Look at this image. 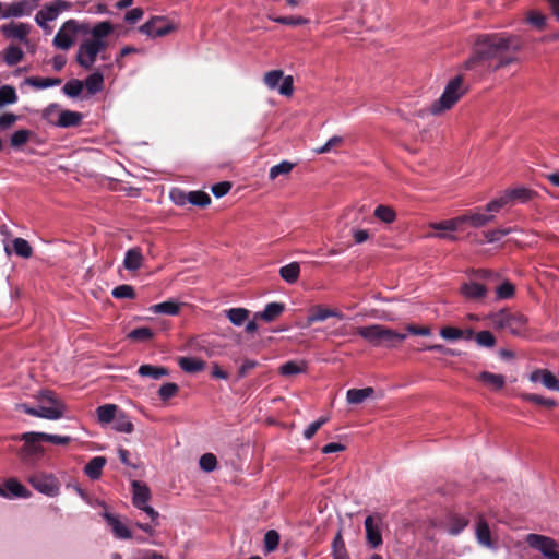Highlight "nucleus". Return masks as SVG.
<instances>
[{
  "label": "nucleus",
  "instance_id": "nucleus-1",
  "mask_svg": "<svg viewBox=\"0 0 559 559\" xmlns=\"http://www.w3.org/2000/svg\"><path fill=\"white\" fill-rule=\"evenodd\" d=\"M114 31L115 27L109 21H100L91 26L87 22L70 19L60 26L52 39V45L67 51L74 45L79 34L85 35L76 51V62L88 70L93 68L98 57L106 59L104 53Z\"/></svg>",
  "mask_w": 559,
  "mask_h": 559
},
{
  "label": "nucleus",
  "instance_id": "nucleus-2",
  "mask_svg": "<svg viewBox=\"0 0 559 559\" xmlns=\"http://www.w3.org/2000/svg\"><path fill=\"white\" fill-rule=\"evenodd\" d=\"M521 49V41L515 36L486 34L477 38L472 56L464 62V69L475 71H497L516 61L510 51Z\"/></svg>",
  "mask_w": 559,
  "mask_h": 559
},
{
  "label": "nucleus",
  "instance_id": "nucleus-3",
  "mask_svg": "<svg viewBox=\"0 0 559 559\" xmlns=\"http://www.w3.org/2000/svg\"><path fill=\"white\" fill-rule=\"evenodd\" d=\"M36 400L38 403L37 407L19 403L15 405V409L34 417L49 420H57L64 416L67 406L52 391L45 390L38 392Z\"/></svg>",
  "mask_w": 559,
  "mask_h": 559
},
{
  "label": "nucleus",
  "instance_id": "nucleus-4",
  "mask_svg": "<svg viewBox=\"0 0 559 559\" xmlns=\"http://www.w3.org/2000/svg\"><path fill=\"white\" fill-rule=\"evenodd\" d=\"M466 91L467 88L461 75L451 79L444 86L440 97L430 105L429 112L433 116H440L450 110L462 98Z\"/></svg>",
  "mask_w": 559,
  "mask_h": 559
},
{
  "label": "nucleus",
  "instance_id": "nucleus-5",
  "mask_svg": "<svg viewBox=\"0 0 559 559\" xmlns=\"http://www.w3.org/2000/svg\"><path fill=\"white\" fill-rule=\"evenodd\" d=\"M357 334L374 346L385 345L391 347L394 346L395 341H404L406 338L405 334L397 333L381 324L359 326Z\"/></svg>",
  "mask_w": 559,
  "mask_h": 559
},
{
  "label": "nucleus",
  "instance_id": "nucleus-6",
  "mask_svg": "<svg viewBox=\"0 0 559 559\" xmlns=\"http://www.w3.org/2000/svg\"><path fill=\"white\" fill-rule=\"evenodd\" d=\"M72 7L73 3L68 0L48 2L36 13L35 22L43 31L49 33L51 28L48 24L57 20L61 13L70 11Z\"/></svg>",
  "mask_w": 559,
  "mask_h": 559
},
{
  "label": "nucleus",
  "instance_id": "nucleus-7",
  "mask_svg": "<svg viewBox=\"0 0 559 559\" xmlns=\"http://www.w3.org/2000/svg\"><path fill=\"white\" fill-rule=\"evenodd\" d=\"M493 217L495 216L492 214H487L481 211H473L448 219L444 224H441L440 227L445 229H463L464 224H469L472 227L478 228L493 221Z\"/></svg>",
  "mask_w": 559,
  "mask_h": 559
},
{
  "label": "nucleus",
  "instance_id": "nucleus-8",
  "mask_svg": "<svg viewBox=\"0 0 559 559\" xmlns=\"http://www.w3.org/2000/svg\"><path fill=\"white\" fill-rule=\"evenodd\" d=\"M263 82L270 90H277L281 95L290 96L294 92V81L290 75L284 76L282 70H272L264 74Z\"/></svg>",
  "mask_w": 559,
  "mask_h": 559
},
{
  "label": "nucleus",
  "instance_id": "nucleus-9",
  "mask_svg": "<svg viewBox=\"0 0 559 559\" xmlns=\"http://www.w3.org/2000/svg\"><path fill=\"white\" fill-rule=\"evenodd\" d=\"M31 486L43 495L56 497L59 495L60 485L51 474L37 473L28 477Z\"/></svg>",
  "mask_w": 559,
  "mask_h": 559
},
{
  "label": "nucleus",
  "instance_id": "nucleus-10",
  "mask_svg": "<svg viewBox=\"0 0 559 559\" xmlns=\"http://www.w3.org/2000/svg\"><path fill=\"white\" fill-rule=\"evenodd\" d=\"M527 545L543 554L547 559H551L559 551V544L545 535L528 534L525 538Z\"/></svg>",
  "mask_w": 559,
  "mask_h": 559
},
{
  "label": "nucleus",
  "instance_id": "nucleus-11",
  "mask_svg": "<svg viewBox=\"0 0 559 559\" xmlns=\"http://www.w3.org/2000/svg\"><path fill=\"white\" fill-rule=\"evenodd\" d=\"M38 3L39 0H17L5 3L2 19L27 16L38 7Z\"/></svg>",
  "mask_w": 559,
  "mask_h": 559
},
{
  "label": "nucleus",
  "instance_id": "nucleus-12",
  "mask_svg": "<svg viewBox=\"0 0 559 559\" xmlns=\"http://www.w3.org/2000/svg\"><path fill=\"white\" fill-rule=\"evenodd\" d=\"M39 433L40 432L31 431L12 438L13 440L24 441L22 453L25 457L40 456L44 454V448L38 444L39 441H43L41 438H39Z\"/></svg>",
  "mask_w": 559,
  "mask_h": 559
},
{
  "label": "nucleus",
  "instance_id": "nucleus-13",
  "mask_svg": "<svg viewBox=\"0 0 559 559\" xmlns=\"http://www.w3.org/2000/svg\"><path fill=\"white\" fill-rule=\"evenodd\" d=\"M381 525L382 519L380 515H369L365 519L366 539L372 548L382 544Z\"/></svg>",
  "mask_w": 559,
  "mask_h": 559
},
{
  "label": "nucleus",
  "instance_id": "nucleus-14",
  "mask_svg": "<svg viewBox=\"0 0 559 559\" xmlns=\"http://www.w3.org/2000/svg\"><path fill=\"white\" fill-rule=\"evenodd\" d=\"M532 383H540L549 391L559 392V379L548 369H535L528 376Z\"/></svg>",
  "mask_w": 559,
  "mask_h": 559
},
{
  "label": "nucleus",
  "instance_id": "nucleus-15",
  "mask_svg": "<svg viewBox=\"0 0 559 559\" xmlns=\"http://www.w3.org/2000/svg\"><path fill=\"white\" fill-rule=\"evenodd\" d=\"M174 29L164 17H154L140 27V31L150 37H162Z\"/></svg>",
  "mask_w": 559,
  "mask_h": 559
},
{
  "label": "nucleus",
  "instance_id": "nucleus-16",
  "mask_svg": "<svg viewBox=\"0 0 559 559\" xmlns=\"http://www.w3.org/2000/svg\"><path fill=\"white\" fill-rule=\"evenodd\" d=\"M0 31L7 38L17 39L20 41L26 43L27 36L31 32V25L22 22H11L8 24H3L0 27Z\"/></svg>",
  "mask_w": 559,
  "mask_h": 559
},
{
  "label": "nucleus",
  "instance_id": "nucleus-17",
  "mask_svg": "<svg viewBox=\"0 0 559 559\" xmlns=\"http://www.w3.org/2000/svg\"><path fill=\"white\" fill-rule=\"evenodd\" d=\"M329 318H337L343 320L344 314L337 309H331L323 306H314L309 310V314L307 317V325L309 326L316 322H323Z\"/></svg>",
  "mask_w": 559,
  "mask_h": 559
},
{
  "label": "nucleus",
  "instance_id": "nucleus-18",
  "mask_svg": "<svg viewBox=\"0 0 559 559\" xmlns=\"http://www.w3.org/2000/svg\"><path fill=\"white\" fill-rule=\"evenodd\" d=\"M102 516L111 527V531L117 538L129 539L132 537L130 530L119 520L118 516L108 512L106 506L103 507Z\"/></svg>",
  "mask_w": 559,
  "mask_h": 559
},
{
  "label": "nucleus",
  "instance_id": "nucleus-19",
  "mask_svg": "<svg viewBox=\"0 0 559 559\" xmlns=\"http://www.w3.org/2000/svg\"><path fill=\"white\" fill-rule=\"evenodd\" d=\"M475 379L492 391H500L506 385V377L503 374L493 373L490 371H481L476 376Z\"/></svg>",
  "mask_w": 559,
  "mask_h": 559
},
{
  "label": "nucleus",
  "instance_id": "nucleus-20",
  "mask_svg": "<svg viewBox=\"0 0 559 559\" xmlns=\"http://www.w3.org/2000/svg\"><path fill=\"white\" fill-rule=\"evenodd\" d=\"M151 499V491L148 487L138 480L132 481V502L134 507L141 509L148 504Z\"/></svg>",
  "mask_w": 559,
  "mask_h": 559
},
{
  "label": "nucleus",
  "instance_id": "nucleus-21",
  "mask_svg": "<svg viewBox=\"0 0 559 559\" xmlns=\"http://www.w3.org/2000/svg\"><path fill=\"white\" fill-rule=\"evenodd\" d=\"M4 489L7 490V499L29 498L32 492L16 478H9L4 481Z\"/></svg>",
  "mask_w": 559,
  "mask_h": 559
},
{
  "label": "nucleus",
  "instance_id": "nucleus-22",
  "mask_svg": "<svg viewBox=\"0 0 559 559\" xmlns=\"http://www.w3.org/2000/svg\"><path fill=\"white\" fill-rule=\"evenodd\" d=\"M492 323L495 326L507 330L512 323L525 325L526 319L521 314H512L506 311L496 313L492 317Z\"/></svg>",
  "mask_w": 559,
  "mask_h": 559
},
{
  "label": "nucleus",
  "instance_id": "nucleus-23",
  "mask_svg": "<svg viewBox=\"0 0 559 559\" xmlns=\"http://www.w3.org/2000/svg\"><path fill=\"white\" fill-rule=\"evenodd\" d=\"M144 262V257L140 248L134 247L127 250L123 259V266L131 272H135L141 269Z\"/></svg>",
  "mask_w": 559,
  "mask_h": 559
},
{
  "label": "nucleus",
  "instance_id": "nucleus-24",
  "mask_svg": "<svg viewBox=\"0 0 559 559\" xmlns=\"http://www.w3.org/2000/svg\"><path fill=\"white\" fill-rule=\"evenodd\" d=\"M284 309L285 306L282 302H270L265 306V308L262 311L254 313V319H261L265 322H272L283 313Z\"/></svg>",
  "mask_w": 559,
  "mask_h": 559
},
{
  "label": "nucleus",
  "instance_id": "nucleus-25",
  "mask_svg": "<svg viewBox=\"0 0 559 559\" xmlns=\"http://www.w3.org/2000/svg\"><path fill=\"white\" fill-rule=\"evenodd\" d=\"M374 394V390L371 386L364 389H350L346 393V401L348 404H361L367 399L371 397Z\"/></svg>",
  "mask_w": 559,
  "mask_h": 559
},
{
  "label": "nucleus",
  "instance_id": "nucleus-26",
  "mask_svg": "<svg viewBox=\"0 0 559 559\" xmlns=\"http://www.w3.org/2000/svg\"><path fill=\"white\" fill-rule=\"evenodd\" d=\"M83 86L90 95L99 93L104 88V75L99 71L93 72L85 79Z\"/></svg>",
  "mask_w": 559,
  "mask_h": 559
},
{
  "label": "nucleus",
  "instance_id": "nucleus-27",
  "mask_svg": "<svg viewBox=\"0 0 559 559\" xmlns=\"http://www.w3.org/2000/svg\"><path fill=\"white\" fill-rule=\"evenodd\" d=\"M105 465L106 459L104 456H95L85 465L84 473L91 479L96 480L102 476V472Z\"/></svg>",
  "mask_w": 559,
  "mask_h": 559
},
{
  "label": "nucleus",
  "instance_id": "nucleus-28",
  "mask_svg": "<svg viewBox=\"0 0 559 559\" xmlns=\"http://www.w3.org/2000/svg\"><path fill=\"white\" fill-rule=\"evenodd\" d=\"M461 293L467 299H480L486 295V288L480 283L469 282L462 285Z\"/></svg>",
  "mask_w": 559,
  "mask_h": 559
},
{
  "label": "nucleus",
  "instance_id": "nucleus-29",
  "mask_svg": "<svg viewBox=\"0 0 559 559\" xmlns=\"http://www.w3.org/2000/svg\"><path fill=\"white\" fill-rule=\"evenodd\" d=\"M181 304L174 300H166L150 307L153 313H162L167 316H176L179 313Z\"/></svg>",
  "mask_w": 559,
  "mask_h": 559
},
{
  "label": "nucleus",
  "instance_id": "nucleus-30",
  "mask_svg": "<svg viewBox=\"0 0 559 559\" xmlns=\"http://www.w3.org/2000/svg\"><path fill=\"white\" fill-rule=\"evenodd\" d=\"M83 119L82 114L72 110H63L60 114V119L57 121V127L69 128L76 127Z\"/></svg>",
  "mask_w": 559,
  "mask_h": 559
},
{
  "label": "nucleus",
  "instance_id": "nucleus-31",
  "mask_svg": "<svg viewBox=\"0 0 559 559\" xmlns=\"http://www.w3.org/2000/svg\"><path fill=\"white\" fill-rule=\"evenodd\" d=\"M227 319L235 325H243L250 316V311L245 308H230L224 311Z\"/></svg>",
  "mask_w": 559,
  "mask_h": 559
},
{
  "label": "nucleus",
  "instance_id": "nucleus-32",
  "mask_svg": "<svg viewBox=\"0 0 559 559\" xmlns=\"http://www.w3.org/2000/svg\"><path fill=\"white\" fill-rule=\"evenodd\" d=\"M476 538L480 545L487 548H492L493 544L491 542L490 537V528L488 524L483 520L479 519L476 525Z\"/></svg>",
  "mask_w": 559,
  "mask_h": 559
},
{
  "label": "nucleus",
  "instance_id": "nucleus-33",
  "mask_svg": "<svg viewBox=\"0 0 559 559\" xmlns=\"http://www.w3.org/2000/svg\"><path fill=\"white\" fill-rule=\"evenodd\" d=\"M307 370V362L304 360L299 361H287L283 364L280 368V373L284 377H292L296 374H300Z\"/></svg>",
  "mask_w": 559,
  "mask_h": 559
},
{
  "label": "nucleus",
  "instance_id": "nucleus-34",
  "mask_svg": "<svg viewBox=\"0 0 559 559\" xmlns=\"http://www.w3.org/2000/svg\"><path fill=\"white\" fill-rule=\"evenodd\" d=\"M138 373L141 377H148L158 380L165 376H168V369L159 366L142 365L139 367Z\"/></svg>",
  "mask_w": 559,
  "mask_h": 559
},
{
  "label": "nucleus",
  "instance_id": "nucleus-35",
  "mask_svg": "<svg viewBox=\"0 0 559 559\" xmlns=\"http://www.w3.org/2000/svg\"><path fill=\"white\" fill-rule=\"evenodd\" d=\"M448 219L441 221V222H433L429 224V227L433 230H436V234H428L427 237H436L441 239H447L451 241L456 240V236L454 235L455 231H459L460 229H445L440 227L441 224H444Z\"/></svg>",
  "mask_w": 559,
  "mask_h": 559
},
{
  "label": "nucleus",
  "instance_id": "nucleus-36",
  "mask_svg": "<svg viewBox=\"0 0 559 559\" xmlns=\"http://www.w3.org/2000/svg\"><path fill=\"white\" fill-rule=\"evenodd\" d=\"M179 366L183 371L193 373L202 371L205 368V362L195 357H181Z\"/></svg>",
  "mask_w": 559,
  "mask_h": 559
},
{
  "label": "nucleus",
  "instance_id": "nucleus-37",
  "mask_svg": "<svg viewBox=\"0 0 559 559\" xmlns=\"http://www.w3.org/2000/svg\"><path fill=\"white\" fill-rule=\"evenodd\" d=\"M373 215L377 219L385 224H392L396 219L394 209L383 204H380L374 209Z\"/></svg>",
  "mask_w": 559,
  "mask_h": 559
},
{
  "label": "nucleus",
  "instance_id": "nucleus-38",
  "mask_svg": "<svg viewBox=\"0 0 559 559\" xmlns=\"http://www.w3.org/2000/svg\"><path fill=\"white\" fill-rule=\"evenodd\" d=\"M299 274H300V266L297 262H292V263L284 265L280 269L281 277L289 284L295 283L298 280Z\"/></svg>",
  "mask_w": 559,
  "mask_h": 559
},
{
  "label": "nucleus",
  "instance_id": "nucleus-39",
  "mask_svg": "<svg viewBox=\"0 0 559 559\" xmlns=\"http://www.w3.org/2000/svg\"><path fill=\"white\" fill-rule=\"evenodd\" d=\"M25 83L35 88L43 90V88H48V87L60 85L61 80L52 79V78L31 76L25 80Z\"/></svg>",
  "mask_w": 559,
  "mask_h": 559
},
{
  "label": "nucleus",
  "instance_id": "nucleus-40",
  "mask_svg": "<svg viewBox=\"0 0 559 559\" xmlns=\"http://www.w3.org/2000/svg\"><path fill=\"white\" fill-rule=\"evenodd\" d=\"M97 417L99 423L109 424L117 417V406L115 404H105L97 408Z\"/></svg>",
  "mask_w": 559,
  "mask_h": 559
},
{
  "label": "nucleus",
  "instance_id": "nucleus-41",
  "mask_svg": "<svg viewBox=\"0 0 559 559\" xmlns=\"http://www.w3.org/2000/svg\"><path fill=\"white\" fill-rule=\"evenodd\" d=\"M507 192L510 197L512 204L516 203V202H520V203L527 202L533 197V192L525 187H516L513 189H509V190H507Z\"/></svg>",
  "mask_w": 559,
  "mask_h": 559
},
{
  "label": "nucleus",
  "instance_id": "nucleus-42",
  "mask_svg": "<svg viewBox=\"0 0 559 559\" xmlns=\"http://www.w3.org/2000/svg\"><path fill=\"white\" fill-rule=\"evenodd\" d=\"M33 132L29 130L21 129L15 131L10 139V144L15 150H21L31 139Z\"/></svg>",
  "mask_w": 559,
  "mask_h": 559
},
{
  "label": "nucleus",
  "instance_id": "nucleus-43",
  "mask_svg": "<svg viewBox=\"0 0 559 559\" xmlns=\"http://www.w3.org/2000/svg\"><path fill=\"white\" fill-rule=\"evenodd\" d=\"M526 22L538 31L546 27L547 16L537 10L526 12Z\"/></svg>",
  "mask_w": 559,
  "mask_h": 559
},
{
  "label": "nucleus",
  "instance_id": "nucleus-44",
  "mask_svg": "<svg viewBox=\"0 0 559 559\" xmlns=\"http://www.w3.org/2000/svg\"><path fill=\"white\" fill-rule=\"evenodd\" d=\"M294 167H295V164H293L288 160H283L280 164L274 165L270 168L269 177L271 180H274L280 176H287L292 173Z\"/></svg>",
  "mask_w": 559,
  "mask_h": 559
},
{
  "label": "nucleus",
  "instance_id": "nucleus-45",
  "mask_svg": "<svg viewBox=\"0 0 559 559\" xmlns=\"http://www.w3.org/2000/svg\"><path fill=\"white\" fill-rule=\"evenodd\" d=\"M17 102V94L13 86L2 85L0 87V108L5 105L15 104Z\"/></svg>",
  "mask_w": 559,
  "mask_h": 559
},
{
  "label": "nucleus",
  "instance_id": "nucleus-46",
  "mask_svg": "<svg viewBox=\"0 0 559 559\" xmlns=\"http://www.w3.org/2000/svg\"><path fill=\"white\" fill-rule=\"evenodd\" d=\"M62 109L58 104H50L48 105L41 112V117L44 120H46L49 124L57 127V121L60 119V114Z\"/></svg>",
  "mask_w": 559,
  "mask_h": 559
},
{
  "label": "nucleus",
  "instance_id": "nucleus-47",
  "mask_svg": "<svg viewBox=\"0 0 559 559\" xmlns=\"http://www.w3.org/2000/svg\"><path fill=\"white\" fill-rule=\"evenodd\" d=\"M509 204H512V202L510 200V197H509L508 192L504 191L501 195H499L498 198L493 199L492 201H490L486 205V212H488V213H497L502 207H504V206H507Z\"/></svg>",
  "mask_w": 559,
  "mask_h": 559
},
{
  "label": "nucleus",
  "instance_id": "nucleus-48",
  "mask_svg": "<svg viewBox=\"0 0 559 559\" xmlns=\"http://www.w3.org/2000/svg\"><path fill=\"white\" fill-rule=\"evenodd\" d=\"M23 57V50L16 46H9L4 51V62L10 67L17 64Z\"/></svg>",
  "mask_w": 559,
  "mask_h": 559
},
{
  "label": "nucleus",
  "instance_id": "nucleus-49",
  "mask_svg": "<svg viewBox=\"0 0 559 559\" xmlns=\"http://www.w3.org/2000/svg\"><path fill=\"white\" fill-rule=\"evenodd\" d=\"M332 555L333 559H348L345 543L340 532L335 535L333 539Z\"/></svg>",
  "mask_w": 559,
  "mask_h": 559
},
{
  "label": "nucleus",
  "instance_id": "nucleus-50",
  "mask_svg": "<svg viewBox=\"0 0 559 559\" xmlns=\"http://www.w3.org/2000/svg\"><path fill=\"white\" fill-rule=\"evenodd\" d=\"M187 201L193 205L206 206L211 203V198L207 193L202 191H191L187 193Z\"/></svg>",
  "mask_w": 559,
  "mask_h": 559
},
{
  "label": "nucleus",
  "instance_id": "nucleus-51",
  "mask_svg": "<svg viewBox=\"0 0 559 559\" xmlns=\"http://www.w3.org/2000/svg\"><path fill=\"white\" fill-rule=\"evenodd\" d=\"M475 342L478 346L492 348L496 345V337L490 331H480L475 334Z\"/></svg>",
  "mask_w": 559,
  "mask_h": 559
},
{
  "label": "nucleus",
  "instance_id": "nucleus-52",
  "mask_svg": "<svg viewBox=\"0 0 559 559\" xmlns=\"http://www.w3.org/2000/svg\"><path fill=\"white\" fill-rule=\"evenodd\" d=\"M13 249L15 254L22 258H29L33 253L31 245L23 238H15L13 240Z\"/></svg>",
  "mask_w": 559,
  "mask_h": 559
},
{
  "label": "nucleus",
  "instance_id": "nucleus-53",
  "mask_svg": "<svg viewBox=\"0 0 559 559\" xmlns=\"http://www.w3.org/2000/svg\"><path fill=\"white\" fill-rule=\"evenodd\" d=\"M439 334L443 340L449 341V342H455V341L462 340V335H463L462 329L451 326V325L442 326L439 331Z\"/></svg>",
  "mask_w": 559,
  "mask_h": 559
},
{
  "label": "nucleus",
  "instance_id": "nucleus-54",
  "mask_svg": "<svg viewBox=\"0 0 559 559\" xmlns=\"http://www.w3.org/2000/svg\"><path fill=\"white\" fill-rule=\"evenodd\" d=\"M467 523L468 521L462 516H453L447 526V531L451 535H457L466 527Z\"/></svg>",
  "mask_w": 559,
  "mask_h": 559
},
{
  "label": "nucleus",
  "instance_id": "nucleus-55",
  "mask_svg": "<svg viewBox=\"0 0 559 559\" xmlns=\"http://www.w3.org/2000/svg\"><path fill=\"white\" fill-rule=\"evenodd\" d=\"M114 421V426L117 431L124 433H130L133 431V424L124 414L117 416Z\"/></svg>",
  "mask_w": 559,
  "mask_h": 559
},
{
  "label": "nucleus",
  "instance_id": "nucleus-56",
  "mask_svg": "<svg viewBox=\"0 0 559 559\" xmlns=\"http://www.w3.org/2000/svg\"><path fill=\"white\" fill-rule=\"evenodd\" d=\"M278 543H280V534L276 531L270 530L265 533L264 548H265L266 552L274 551L277 548Z\"/></svg>",
  "mask_w": 559,
  "mask_h": 559
},
{
  "label": "nucleus",
  "instance_id": "nucleus-57",
  "mask_svg": "<svg viewBox=\"0 0 559 559\" xmlns=\"http://www.w3.org/2000/svg\"><path fill=\"white\" fill-rule=\"evenodd\" d=\"M83 82L79 80H71L67 82L63 86V93L68 95L69 97H76L81 94L83 91Z\"/></svg>",
  "mask_w": 559,
  "mask_h": 559
},
{
  "label": "nucleus",
  "instance_id": "nucleus-58",
  "mask_svg": "<svg viewBox=\"0 0 559 559\" xmlns=\"http://www.w3.org/2000/svg\"><path fill=\"white\" fill-rule=\"evenodd\" d=\"M199 465L204 472H213L217 466L216 456L212 453H205L200 457Z\"/></svg>",
  "mask_w": 559,
  "mask_h": 559
},
{
  "label": "nucleus",
  "instance_id": "nucleus-59",
  "mask_svg": "<svg viewBox=\"0 0 559 559\" xmlns=\"http://www.w3.org/2000/svg\"><path fill=\"white\" fill-rule=\"evenodd\" d=\"M179 391V386L176 383H164L159 390L158 395L160 400L168 401L169 399L174 397Z\"/></svg>",
  "mask_w": 559,
  "mask_h": 559
},
{
  "label": "nucleus",
  "instance_id": "nucleus-60",
  "mask_svg": "<svg viewBox=\"0 0 559 559\" xmlns=\"http://www.w3.org/2000/svg\"><path fill=\"white\" fill-rule=\"evenodd\" d=\"M153 335H154V333L150 328L143 326V328H138V329L132 330L128 334V337L133 341H147V340H151L153 337Z\"/></svg>",
  "mask_w": 559,
  "mask_h": 559
},
{
  "label": "nucleus",
  "instance_id": "nucleus-61",
  "mask_svg": "<svg viewBox=\"0 0 559 559\" xmlns=\"http://www.w3.org/2000/svg\"><path fill=\"white\" fill-rule=\"evenodd\" d=\"M522 399L527 402H532V403L539 404V405H545L547 407H554L556 405V402L554 400L546 399L542 395L533 394V393L522 394Z\"/></svg>",
  "mask_w": 559,
  "mask_h": 559
},
{
  "label": "nucleus",
  "instance_id": "nucleus-62",
  "mask_svg": "<svg viewBox=\"0 0 559 559\" xmlns=\"http://www.w3.org/2000/svg\"><path fill=\"white\" fill-rule=\"evenodd\" d=\"M511 233V228H497L493 230H488L484 234L487 242H496L502 239L504 236Z\"/></svg>",
  "mask_w": 559,
  "mask_h": 559
},
{
  "label": "nucleus",
  "instance_id": "nucleus-63",
  "mask_svg": "<svg viewBox=\"0 0 559 559\" xmlns=\"http://www.w3.org/2000/svg\"><path fill=\"white\" fill-rule=\"evenodd\" d=\"M329 420L328 417H320L316 421L311 423L305 430H304V437L306 439H311L317 431Z\"/></svg>",
  "mask_w": 559,
  "mask_h": 559
},
{
  "label": "nucleus",
  "instance_id": "nucleus-64",
  "mask_svg": "<svg viewBox=\"0 0 559 559\" xmlns=\"http://www.w3.org/2000/svg\"><path fill=\"white\" fill-rule=\"evenodd\" d=\"M112 296L115 298L121 299V298H133L134 297V289L130 285H119L112 289Z\"/></svg>",
  "mask_w": 559,
  "mask_h": 559
}]
</instances>
